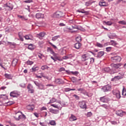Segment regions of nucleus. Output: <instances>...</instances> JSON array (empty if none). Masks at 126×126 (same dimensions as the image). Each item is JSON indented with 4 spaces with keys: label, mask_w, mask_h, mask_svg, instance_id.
<instances>
[{
    "label": "nucleus",
    "mask_w": 126,
    "mask_h": 126,
    "mask_svg": "<svg viewBox=\"0 0 126 126\" xmlns=\"http://www.w3.org/2000/svg\"><path fill=\"white\" fill-rule=\"evenodd\" d=\"M81 45L82 44L78 42L74 44V47L75 48V49H77V50H79V49L81 48Z\"/></svg>",
    "instance_id": "nucleus-26"
},
{
    "label": "nucleus",
    "mask_w": 126,
    "mask_h": 126,
    "mask_svg": "<svg viewBox=\"0 0 126 126\" xmlns=\"http://www.w3.org/2000/svg\"><path fill=\"white\" fill-rule=\"evenodd\" d=\"M122 78H123V77L121 76H116L111 79V81H117V80H120Z\"/></svg>",
    "instance_id": "nucleus-22"
},
{
    "label": "nucleus",
    "mask_w": 126,
    "mask_h": 126,
    "mask_svg": "<svg viewBox=\"0 0 126 126\" xmlns=\"http://www.w3.org/2000/svg\"><path fill=\"white\" fill-rule=\"evenodd\" d=\"M7 105H8L9 106H10V105H13V104H14V101H8L7 103Z\"/></svg>",
    "instance_id": "nucleus-64"
},
{
    "label": "nucleus",
    "mask_w": 126,
    "mask_h": 126,
    "mask_svg": "<svg viewBox=\"0 0 126 126\" xmlns=\"http://www.w3.org/2000/svg\"><path fill=\"white\" fill-rule=\"evenodd\" d=\"M10 96L13 98H17L20 96V92L17 91H13L10 93Z\"/></svg>",
    "instance_id": "nucleus-2"
},
{
    "label": "nucleus",
    "mask_w": 126,
    "mask_h": 126,
    "mask_svg": "<svg viewBox=\"0 0 126 126\" xmlns=\"http://www.w3.org/2000/svg\"><path fill=\"white\" fill-rule=\"evenodd\" d=\"M71 73H72V74H73V75H75V76H77V75H78V74H79V72L77 71H71Z\"/></svg>",
    "instance_id": "nucleus-42"
},
{
    "label": "nucleus",
    "mask_w": 126,
    "mask_h": 126,
    "mask_svg": "<svg viewBox=\"0 0 126 126\" xmlns=\"http://www.w3.org/2000/svg\"><path fill=\"white\" fill-rule=\"evenodd\" d=\"M47 52L50 53L51 55H53L55 53V52H54V50H53V49H52L51 47L47 48Z\"/></svg>",
    "instance_id": "nucleus-33"
},
{
    "label": "nucleus",
    "mask_w": 126,
    "mask_h": 126,
    "mask_svg": "<svg viewBox=\"0 0 126 126\" xmlns=\"http://www.w3.org/2000/svg\"><path fill=\"white\" fill-rule=\"evenodd\" d=\"M49 124L51 126H56V121H55V120H50L49 121Z\"/></svg>",
    "instance_id": "nucleus-37"
},
{
    "label": "nucleus",
    "mask_w": 126,
    "mask_h": 126,
    "mask_svg": "<svg viewBox=\"0 0 126 126\" xmlns=\"http://www.w3.org/2000/svg\"><path fill=\"white\" fill-rule=\"evenodd\" d=\"M0 99H1L2 101H4V100L8 99V96L5 94H0Z\"/></svg>",
    "instance_id": "nucleus-25"
},
{
    "label": "nucleus",
    "mask_w": 126,
    "mask_h": 126,
    "mask_svg": "<svg viewBox=\"0 0 126 126\" xmlns=\"http://www.w3.org/2000/svg\"><path fill=\"white\" fill-rule=\"evenodd\" d=\"M110 43L112 46H117L118 45V43H117V41L114 40H111Z\"/></svg>",
    "instance_id": "nucleus-43"
},
{
    "label": "nucleus",
    "mask_w": 126,
    "mask_h": 126,
    "mask_svg": "<svg viewBox=\"0 0 126 126\" xmlns=\"http://www.w3.org/2000/svg\"><path fill=\"white\" fill-rule=\"evenodd\" d=\"M105 53H104V51H100L98 52L97 54L96 55V58H101V57H103L104 56V54Z\"/></svg>",
    "instance_id": "nucleus-27"
},
{
    "label": "nucleus",
    "mask_w": 126,
    "mask_h": 126,
    "mask_svg": "<svg viewBox=\"0 0 126 126\" xmlns=\"http://www.w3.org/2000/svg\"><path fill=\"white\" fill-rule=\"evenodd\" d=\"M22 115H19L18 118H15V119L17 121H19V120H26V116L24 115V114H22V112H21Z\"/></svg>",
    "instance_id": "nucleus-15"
},
{
    "label": "nucleus",
    "mask_w": 126,
    "mask_h": 126,
    "mask_svg": "<svg viewBox=\"0 0 126 126\" xmlns=\"http://www.w3.org/2000/svg\"><path fill=\"white\" fill-rule=\"evenodd\" d=\"M27 89L29 93L31 94H33L34 93V87L31 84H28L27 86Z\"/></svg>",
    "instance_id": "nucleus-7"
},
{
    "label": "nucleus",
    "mask_w": 126,
    "mask_h": 126,
    "mask_svg": "<svg viewBox=\"0 0 126 126\" xmlns=\"http://www.w3.org/2000/svg\"><path fill=\"white\" fill-rule=\"evenodd\" d=\"M79 106L81 109H87L86 101L83 100L78 102Z\"/></svg>",
    "instance_id": "nucleus-5"
},
{
    "label": "nucleus",
    "mask_w": 126,
    "mask_h": 126,
    "mask_svg": "<svg viewBox=\"0 0 126 126\" xmlns=\"http://www.w3.org/2000/svg\"><path fill=\"white\" fill-rule=\"evenodd\" d=\"M122 95L123 96H126V89H125L124 86H123L122 90Z\"/></svg>",
    "instance_id": "nucleus-40"
},
{
    "label": "nucleus",
    "mask_w": 126,
    "mask_h": 126,
    "mask_svg": "<svg viewBox=\"0 0 126 126\" xmlns=\"http://www.w3.org/2000/svg\"><path fill=\"white\" fill-rule=\"evenodd\" d=\"M69 121L70 122H74V121H77V118L73 114H71V116L69 118Z\"/></svg>",
    "instance_id": "nucleus-16"
},
{
    "label": "nucleus",
    "mask_w": 126,
    "mask_h": 126,
    "mask_svg": "<svg viewBox=\"0 0 126 126\" xmlns=\"http://www.w3.org/2000/svg\"><path fill=\"white\" fill-rule=\"evenodd\" d=\"M18 36L20 41H21V42H23V41H24V36H23V33L21 32H18Z\"/></svg>",
    "instance_id": "nucleus-18"
},
{
    "label": "nucleus",
    "mask_w": 126,
    "mask_h": 126,
    "mask_svg": "<svg viewBox=\"0 0 126 126\" xmlns=\"http://www.w3.org/2000/svg\"><path fill=\"white\" fill-rule=\"evenodd\" d=\"M111 60L113 63H119L122 61V58L119 56H116L111 57Z\"/></svg>",
    "instance_id": "nucleus-4"
},
{
    "label": "nucleus",
    "mask_w": 126,
    "mask_h": 126,
    "mask_svg": "<svg viewBox=\"0 0 126 126\" xmlns=\"http://www.w3.org/2000/svg\"><path fill=\"white\" fill-rule=\"evenodd\" d=\"M70 79L71 80V82H73V83H74V82H76V81L77 80V79L74 77H71Z\"/></svg>",
    "instance_id": "nucleus-46"
},
{
    "label": "nucleus",
    "mask_w": 126,
    "mask_h": 126,
    "mask_svg": "<svg viewBox=\"0 0 126 126\" xmlns=\"http://www.w3.org/2000/svg\"><path fill=\"white\" fill-rule=\"evenodd\" d=\"M91 116H92V112H88L87 114V117L88 118H89V117H90Z\"/></svg>",
    "instance_id": "nucleus-57"
},
{
    "label": "nucleus",
    "mask_w": 126,
    "mask_h": 126,
    "mask_svg": "<svg viewBox=\"0 0 126 126\" xmlns=\"http://www.w3.org/2000/svg\"><path fill=\"white\" fill-rule=\"evenodd\" d=\"M49 68L50 67L47 65H42L41 67L42 70H45V69H49Z\"/></svg>",
    "instance_id": "nucleus-34"
},
{
    "label": "nucleus",
    "mask_w": 126,
    "mask_h": 126,
    "mask_svg": "<svg viewBox=\"0 0 126 126\" xmlns=\"http://www.w3.org/2000/svg\"><path fill=\"white\" fill-rule=\"evenodd\" d=\"M33 82L35 85H36V86H37L40 90H45V86L44 85V84H43V83H39L36 81H33Z\"/></svg>",
    "instance_id": "nucleus-3"
},
{
    "label": "nucleus",
    "mask_w": 126,
    "mask_h": 126,
    "mask_svg": "<svg viewBox=\"0 0 126 126\" xmlns=\"http://www.w3.org/2000/svg\"><path fill=\"white\" fill-rule=\"evenodd\" d=\"M20 87H22V88H25L26 87V85L24 83H22L20 84Z\"/></svg>",
    "instance_id": "nucleus-59"
},
{
    "label": "nucleus",
    "mask_w": 126,
    "mask_h": 126,
    "mask_svg": "<svg viewBox=\"0 0 126 126\" xmlns=\"http://www.w3.org/2000/svg\"><path fill=\"white\" fill-rule=\"evenodd\" d=\"M56 101H57V99L53 97L50 100V101L47 104H51L52 103H55Z\"/></svg>",
    "instance_id": "nucleus-38"
},
{
    "label": "nucleus",
    "mask_w": 126,
    "mask_h": 126,
    "mask_svg": "<svg viewBox=\"0 0 126 126\" xmlns=\"http://www.w3.org/2000/svg\"><path fill=\"white\" fill-rule=\"evenodd\" d=\"M105 23L106 24V25H108L109 26H111V25L113 24V22L111 21L105 22Z\"/></svg>",
    "instance_id": "nucleus-53"
},
{
    "label": "nucleus",
    "mask_w": 126,
    "mask_h": 126,
    "mask_svg": "<svg viewBox=\"0 0 126 126\" xmlns=\"http://www.w3.org/2000/svg\"><path fill=\"white\" fill-rule=\"evenodd\" d=\"M116 115L119 117H124V116H126V112L123 110H119L116 112Z\"/></svg>",
    "instance_id": "nucleus-12"
},
{
    "label": "nucleus",
    "mask_w": 126,
    "mask_h": 126,
    "mask_svg": "<svg viewBox=\"0 0 126 126\" xmlns=\"http://www.w3.org/2000/svg\"><path fill=\"white\" fill-rule=\"evenodd\" d=\"M99 101L102 103H107L109 101V97L107 96H104L100 97Z\"/></svg>",
    "instance_id": "nucleus-11"
},
{
    "label": "nucleus",
    "mask_w": 126,
    "mask_h": 126,
    "mask_svg": "<svg viewBox=\"0 0 126 126\" xmlns=\"http://www.w3.org/2000/svg\"><path fill=\"white\" fill-rule=\"evenodd\" d=\"M32 72H36L37 70H39V66L35 65L32 68Z\"/></svg>",
    "instance_id": "nucleus-24"
},
{
    "label": "nucleus",
    "mask_w": 126,
    "mask_h": 126,
    "mask_svg": "<svg viewBox=\"0 0 126 126\" xmlns=\"http://www.w3.org/2000/svg\"><path fill=\"white\" fill-rule=\"evenodd\" d=\"M24 38L26 40H33V35L32 34H28L24 36Z\"/></svg>",
    "instance_id": "nucleus-19"
},
{
    "label": "nucleus",
    "mask_w": 126,
    "mask_h": 126,
    "mask_svg": "<svg viewBox=\"0 0 126 126\" xmlns=\"http://www.w3.org/2000/svg\"><path fill=\"white\" fill-rule=\"evenodd\" d=\"M73 97H74L76 100H79L80 99V97L77 94H74Z\"/></svg>",
    "instance_id": "nucleus-56"
},
{
    "label": "nucleus",
    "mask_w": 126,
    "mask_h": 126,
    "mask_svg": "<svg viewBox=\"0 0 126 126\" xmlns=\"http://www.w3.org/2000/svg\"><path fill=\"white\" fill-rule=\"evenodd\" d=\"M111 50H112V47H106V52H111Z\"/></svg>",
    "instance_id": "nucleus-58"
},
{
    "label": "nucleus",
    "mask_w": 126,
    "mask_h": 126,
    "mask_svg": "<svg viewBox=\"0 0 126 126\" xmlns=\"http://www.w3.org/2000/svg\"><path fill=\"white\" fill-rule=\"evenodd\" d=\"M35 17L37 19H40V18H44V14L41 13H38L36 14Z\"/></svg>",
    "instance_id": "nucleus-21"
},
{
    "label": "nucleus",
    "mask_w": 126,
    "mask_h": 126,
    "mask_svg": "<svg viewBox=\"0 0 126 126\" xmlns=\"http://www.w3.org/2000/svg\"><path fill=\"white\" fill-rule=\"evenodd\" d=\"M33 63H34V62L31 61L29 60L27 62V64H28V65H32Z\"/></svg>",
    "instance_id": "nucleus-47"
},
{
    "label": "nucleus",
    "mask_w": 126,
    "mask_h": 126,
    "mask_svg": "<svg viewBox=\"0 0 126 126\" xmlns=\"http://www.w3.org/2000/svg\"><path fill=\"white\" fill-rule=\"evenodd\" d=\"M111 89H112V88L109 85H105L101 88L102 91L105 93L111 91Z\"/></svg>",
    "instance_id": "nucleus-6"
},
{
    "label": "nucleus",
    "mask_w": 126,
    "mask_h": 126,
    "mask_svg": "<svg viewBox=\"0 0 126 126\" xmlns=\"http://www.w3.org/2000/svg\"><path fill=\"white\" fill-rule=\"evenodd\" d=\"M99 5H100V6H108V3H107L106 1L102 0L99 2Z\"/></svg>",
    "instance_id": "nucleus-20"
},
{
    "label": "nucleus",
    "mask_w": 126,
    "mask_h": 126,
    "mask_svg": "<svg viewBox=\"0 0 126 126\" xmlns=\"http://www.w3.org/2000/svg\"><path fill=\"white\" fill-rule=\"evenodd\" d=\"M55 84H63V81L62 79L57 78L54 81Z\"/></svg>",
    "instance_id": "nucleus-17"
},
{
    "label": "nucleus",
    "mask_w": 126,
    "mask_h": 126,
    "mask_svg": "<svg viewBox=\"0 0 126 126\" xmlns=\"http://www.w3.org/2000/svg\"><path fill=\"white\" fill-rule=\"evenodd\" d=\"M104 71H106V72H109L111 74H114V73H117L116 71H112V69H111L109 67L104 68Z\"/></svg>",
    "instance_id": "nucleus-13"
},
{
    "label": "nucleus",
    "mask_w": 126,
    "mask_h": 126,
    "mask_svg": "<svg viewBox=\"0 0 126 126\" xmlns=\"http://www.w3.org/2000/svg\"><path fill=\"white\" fill-rule=\"evenodd\" d=\"M50 112L52 114H59V110L56 109H50Z\"/></svg>",
    "instance_id": "nucleus-32"
},
{
    "label": "nucleus",
    "mask_w": 126,
    "mask_h": 126,
    "mask_svg": "<svg viewBox=\"0 0 126 126\" xmlns=\"http://www.w3.org/2000/svg\"><path fill=\"white\" fill-rule=\"evenodd\" d=\"M76 90L75 89H70L69 88H65V92H68L69 91H75Z\"/></svg>",
    "instance_id": "nucleus-35"
},
{
    "label": "nucleus",
    "mask_w": 126,
    "mask_h": 126,
    "mask_svg": "<svg viewBox=\"0 0 126 126\" xmlns=\"http://www.w3.org/2000/svg\"><path fill=\"white\" fill-rule=\"evenodd\" d=\"M35 108V106H34V105L30 104L27 106V110H29L30 111H33L34 108Z\"/></svg>",
    "instance_id": "nucleus-23"
},
{
    "label": "nucleus",
    "mask_w": 126,
    "mask_h": 126,
    "mask_svg": "<svg viewBox=\"0 0 126 126\" xmlns=\"http://www.w3.org/2000/svg\"><path fill=\"white\" fill-rule=\"evenodd\" d=\"M38 36H40V37H44L45 36V33L44 32H40L37 34Z\"/></svg>",
    "instance_id": "nucleus-61"
},
{
    "label": "nucleus",
    "mask_w": 126,
    "mask_h": 126,
    "mask_svg": "<svg viewBox=\"0 0 126 126\" xmlns=\"http://www.w3.org/2000/svg\"><path fill=\"white\" fill-rule=\"evenodd\" d=\"M4 76L5 77H6V78H7L8 79H12V76H11V74L5 73L4 74Z\"/></svg>",
    "instance_id": "nucleus-31"
},
{
    "label": "nucleus",
    "mask_w": 126,
    "mask_h": 126,
    "mask_svg": "<svg viewBox=\"0 0 126 126\" xmlns=\"http://www.w3.org/2000/svg\"><path fill=\"white\" fill-rule=\"evenodd\" d=\"M53 61H54V63H56V62H57V61H59V62H62V61H63V59L61 58L56 57V58H54V60Z\"/></svg>",
    "instance_id": "nucleus-44"
},
{
    "label": "nucleus",
    "mask_w": 126,
    "mask_h": 126,
    "mask_svg": "<svg viewBox=\"0 0 126 126\" xmlns=\"http://www.w3.org/2000/svg\"><path fill=\"white\" fill-rule=\"evenodd\" d=\"M40 76H41V77H43L44 78H46V79H48V78H49V77L47 76H45L43 72H41L40 73Z\"/></svg>",
    "instance_id": "nucleus-50"
},
{
    "label": "nucleus",
    "mask_w": 126,
    "mask_h": 126,
    "mask_svg": "<svg viewBox=\"0 0 126 126\" xmlns=\"http://www.w3.org/2000/svg\"><path fill=\"white\" fill-rule=\"evenodd\" d=\"M37 56L39 59H43V57H44V55L42 54L41 53H38Z\"/></svg>",
    "instance_id": "nucleus-55"
},
{
    "label": "nucleus",
    "mask_w": 126,
    "mask_h": 126,
    "mask_svg": "<svg viewBox=\"0 0 126 126\" xmlns=\"http://www.w3.org/2000/svg\"><path fill=\"white\" fill-rule=\"evenodd\" d=\"M24 2H25V3H31V2H33V0H24Z\"/></svg>",
    "instance_id": "nucleus-54"
},
{
    "label": "nucleus",
    "mask_w": 126,
    "mask_h": 126,
    "mask_svg": "<svg viewBox=\"0 0 126 126\" xmlns=\"http://www.w3.org/2000/svg\"><path fill=\"white\" fill-rule=\"evenodd\" d=\"M113 95H115L117 99L121 98V92L119 90H114L113 91Z\"/></svg>",
    "instance_id": "nucleus-10"
},
{
    "label": "nucleus",
    "mask_w": 126,
    "mask_h": 126,
    "mask_svg": "<svg viewBox=\"0 0 126 126\" xmlns=\"http://www.w3.org/2000/svg\"><path fill=\"white\" fill-rule=\"evenodd\" d=\"M60 35H56L52 37V41H56L58 38H60Z\"/></svg>",
    "instance_id": "nucleus-48"
},
{
    "label": "nucleus",
    "mask_w": 126,
    "mask_h": 126,
    "mask_svg": "<svg viewBox=\"0 0 126 126\" xmlns=\"http://www.w3.org/2000/svg\"><path fill=\"white\" fill-rule=\"evenodd\" d=\"M72 58H74V54H69L67 55V58L72 59Z\"/></svg>",
    "instance_id": "nucleus-52"
},
{
    "label": "nucleus",
    "mask_w": 126,
    "mask_h": 126,
    "mask_svg": "<svg viewBox=\"0 0 126 126\" xmlns=\"http://www.w3.org/2000/svg\"><path fill=\"white\" fill-rule=\"evenodd\" d=\"M118 23L121 25H126V21L125 20L119 21Z\"/></svg>",
    "instance_id": "nucleus-41"
},
{
    "label": "nucleus",
    "mask_w": 126,
    "mask_h": 126,
    "mask_svg": "<svg viewBox=\"0 0 126 126\" xmlns=\"http://www.w3.org/2000/svg\"><path fill=\"white\" fill-rule=\"evenodd\" d=\"M4 7H5L7 10H12L13 9V6L10 3H6L4 4Z\"/></svg>",
    "instance_id": "nucleus-9"
},
{
    "label": "nucleus",
    "mask_w": 126,
    "mask_h": 126,
    "mask_svg": "<svg viewBox=\"0 0 126 126\" xmlns=\"http://www.w3.org/2000/svg\"><path fill=\"white\" fill-rule=\"evenodd\" d=\"M122 65V64L121 63H118V64H115V63H112L111 64V66L114 68V69H118V68H120V67H121Z\"/></svg>",
    "instance_id": "nucleus-14"
},
{
    "label": "nucleus",
    "mask_w": 126,
    "mask_h": 126,
    "mask_svg": "<svg viewBox=\"0 0 126 126\" xmlns=\"http://www.w3.org/2000/svg\"><path fill=\"white\" fill-rule=\"evenodd\" d=\"M96 46H97V47H98L99 48H103V45H102L101 44L99 43L98 42L96 43Z\"/></svg>",
    "instance_id": "nucleus-62"
},
{
    "label": "nucleus",
    "mask_w": 126,
    "mask_h": 126,
    "mask_svg": "<svg viewBox=\"0 0 126 126\" xmlns=\"http://www.w3.org/2000/svg\"><path fill=\"white\" fill-rule=\"evenodd\" d=\"M54 16L55 17H57V18H61V17H63L64 16V14L63 12L58 11L54 14Z\"/></svg>",
    "instance_id": "nucleus-8"
},
{
    "label": "nucleus",
    "mask_w": 126,
    "mask_h": 126,
    "mask_svg": "<svg viewBox=\"0 0 126 126\" xmlns=\"http://www.w3.org/2000/svg\"><path fill=\"white\" fill-rule=\"evenodd\" d=\"M93 2H95L92 1V0L88 1L85 2V6H90V5H91V4H92L93 3Z\"/></svg>",
    "instance_id": "nucleus-28"
},
{
    "label": "nucleus",
    "mask_w": 126,
    "mask_h": 126,
    "mask_svg": "<svg viewBox=\"0 0 126 126\" xmlns=\"http://www.w3.org/2000/svg\"><path fill=\"white\" fill-rule=\"evenodd\" d=\"M18 62V61L17 59H14L13 60L12 64L13 65H14V66H15V65H16V64H17V63Z\"/></svg>",
    "instance_id": "nucleus-39"
},
{
    "label": "nucleus",
    "mask_w": 126,
    "mask_h": 126,
    "mask_svg": "<svg viewBox=\"0 0 126 126\" xmlns=\"http://www.w3.org/2000/svg\"><path fill=\"white\" fill-rule=\"evenodd\" d=\"M81 60L82 62H86V61H88L85 62V65H87L88 64L94 63L95 59L94 58H90V55L89 54H85L82 56Z\"/></svg>",
    "instance_id": "nucleus-1"
},
{
    "label": "nucleus",
    "mask_w": 126,
    "mask_h": 126,
    "mask_svg": "<svg viewBox=\"0 0 126 126\" xmlns=\"http://www.w3.org/2000/svg\"><path fill=\"white\" fill-rule=\"evenodd\" d=\"M49 44H50V45H51V46H52V47H53V48H54V49H58V47H57V46H56V45H54L51 42H49Z\"/></svg>",
    "instance_id": "nucleus-60"
},
{
    "label": "nucleus",
    "mask_w": 126,
    "mask_h": 126,
    "mask_svg": "<svg viewBox=\"0 0 126 126\" xmlns=\"http://www.w3.org/2000/svg\"><path fill=\"white\" fill-rule=\"evenodd\" d=\"M76 42H78V43H80V42H81V36L78 35L76 36Z\"/></svg>",
    "instance_id": "nucleus-36"
},
{
    "label": "nucleus",
    "mask_w": 126,
    "mask_h": 126,
    "mask_svg": "<svg viewBox=\"0 0 126 126\" xmlns=\"http://www.w3.org/2000/svg\"><path fill=\"white\" fill-rule=\"evenodd\" d=\"M117 35H116V33H110L108 34V37L109 38V39H114L115 37H116Z\"/></svg>",
    "instance_id": "nucleus-29"
},
{
    "label": "nucleus",
    "mask_w": 126,
    "mask_h": 126,
    "mask_svg": "<svg viewBox=\"0 0 126 126\" xmlns=\"http://www.w3.org/2000/svg\"><path fill=\"white\" fill-rule=\"evenodd\" d=\"M110 123L111 124V125H117V124H118V123H117V122L115 121H111Z\"/></svg>",
    "instance_id": "nucleus-63"
},
{
    "label": "nucleus",
    "mask_w": 126,
    "mask_h": 126,
    "mask_svg": "<svg viewBox=\"0 0 126 126\" xmlns=\"http://www.w3.org/2000/svg\"><path fill=\"white\" fill-rule=\"evenodd\" d=\"M2 63V60H1V58L0 57V66H1V67H2V68L5 69V67H4V66H3V65H2V63Z\"/></svg>",
    "instance_id": "nucleus-51"
},
{
    "label": "nucleus",
    "mask_w": 126,
    "mask_h": 126,
    "mask_svg": "<svg viewBox=\"0 0 126 126\" xmlns=\"http://www.w3.org/2000/svg\"><path fill=\"white\" fill-rule=\"evenodd\" d=\"M77 12H80V13H84V14H87V13H88V11H85V10H84V9H81V10L78 9V10H77Z\"/></svg>",
    "instance_id": "nucleus-30"
},
{
    "label": "nucleus",
    "mask_w": 126,
    "mask_h": 126,
    "mask_svg": "<svg viewBox=\"0 0 126 126\" xmlns=\"http://www.w3.org/2000/svg\"><path fill=\"white\" fill-rule=\"evenodd\" d=\"M28 49L31 50L32 51V50H34V47H33V44H30L28 46Z\"/></svg>",
    "instance_id": "nucleus-49"
},
{
    "label": "nucleus",
    "mask_w": 126,
    "mask_h": 126,
    "mask_svg": "<svg viewBox=\"0 0 126 126\" xmlns=\"http://www.w3.org/2000/svg\"><path fill=\"white\" fill-rule=\"evenodd\" d=\"M7 44H8L10 46H13V47H15V46H16V43L14 42H10L8 41Z\"/></svg>",
    "instance_id": "nucleus-45"
}]
</instances>
